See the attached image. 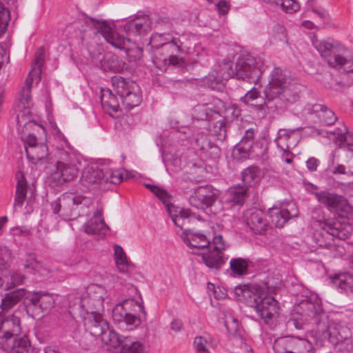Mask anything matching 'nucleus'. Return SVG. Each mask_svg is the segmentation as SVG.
Returning <instances> with one entry per match:
<instances>
[{
  "label": "nucleus",
  "mask_w": 353,
  "mask_h": 353,
  "mask_svg": "<svg viewBox=\"0 0 353 353\" xmlns=\"http://www.w3.org/2000/svg\"><path fill=\"white\" fill-rule=\"evenodd\" d=\"M45 61V52L43 48H39L35 55L34 62L32 64V69L23 86L21 95L17 105L16 112L17 121L19 127L23 126L21 130V139L28 145L26 147L35 146L37 137L32 133L31 130L40 128L35 122L32 121L30 108L32 106L31 99V87L33 81V77L39 76L41 73V67Z\"/></svg>",
  "instance_id": "nucleus-1"
},
{
  "label": "nucleus",
  "mask_w": 353,
  "mask_h": 353,
  "mask_svg": "<svg viewBox=\"0 0 353 353\" xmlns=\"http://www.w3.org/2000/svg\"><path fill=\"white\" fill-rule=\"evenodd\" d=\"M263 92L267 101L279 98L288 103H294L299 98V87L294 80L279 68L273 70L271 79Z\"/></svg>",
  "instance_id": "nucleus-2"
},
{
  "label": "nucleus",
  "mask_w": 353,
  "mask_h": 353,
  "mask_svg": "<svg viewBox=\"0 0 353 353\" xmlns=\"http://www.w3.org/2000/svg\"><path fill=\"white\" fill-rule=\"evenodd\" d=\"M312 43L330 66L353 72V53L348 48L325 40H319L316 37L313 39Z\"/></svg>",
  "instance_id": "nucleus-3"
},
{
  "label": "nucleus",
  "mask_w": 353,
  "mask_h": 353,
  "mask_svg": "<svg viewBox=\"0 0 353 353\" xmlns=\"http://www.w3.org/2000/svg\"><path fill=\"white\" fill-rule=\"evenodd\" d=\"M308 314L314 320L316 325V332L323 339H328L334 345L343 343L351 336L350 330L345 325L334 324L332 327L328 326V319L318 305L307 303Z\"/></svg>",
  "instance_id": "nucleus-4"
},
{
  "label": "nucleus",
  "mask_w": 353,
  "mask_h": 353,
  "mask_svg": "<svg viewBox=\"0 0 353 353\" xmlns=\"http://www.w3.org/2000/svg\"><path fill=\"white\" fill-rule=\"evenodd\" d=\"M236 78L256 84L263 70V61L250 55L239 57L236 61Z\"/></svg>",
  "instance_id": "nucleus-5"
},
{
  "label": "nucleus",
  "mask_w": 353,
  "mask_h": 353,
  "mask_svg": "<svg viewBox=\"0 0 353 353\" xmlns=\"http://www.w3.org/2000/svg\"><path fill=\"white\" fill-rule=\"evenodd\" d=\"M254 304L250 307H254L260 317L267 323H271L279 315V306L278 301L268 294L267 287H261L256 291Z\"/></svg>",
  "instance_id": "nucleus-6"
},
{
  "label": "nucleus",
  "mask_w": 353,
  "mask_h": 353,
  "mask_svg": "<svg viewBox=\"0 0 353 353\" xmlns=\"http://www.w3.org/2000/svg\"><path fill=\"white\" fill-rule=\"evenodd\" d=\"M106 292L105 288L99 285L92 284L88 286L87 290V296L83 298V303L87 306V313L88 314V323L97 321L99 316H103L101 311L103 310L104 296Z\"/></svg>",
  "instance_id": "nucleus-7"
},
{
  "label": "nucleus",
  "mask_w": 353,
  "mask_h": 353,
  "mask_svg": "<svg viewBox=\"0 0 353 353\" xmlns=\"http://www.w3.org/2000/svg\"><path fill=\"white\" fill-rule=\"evenodd\" d=\"M273 349L276 353H315L312 343L305 339L293 336L276 339Z\"/></svg>",
  "instance_id": "nucleus-8"
},
{
  "label": "nucleus",
  "mask_w": 353,
  "mask_h": 353,
  "mask_svg": "<svg viewBox=\"0 0 353 353\" xmlns=\"http://www.w3.org/2000/svg\"><path fill=\"white\" fill-rule=\"evenodd\" d=\"M97 321H91L88 324L91 333L95 336H101V341L113 348H121L124 340L118 334L109 327L108 322L103 316L96 317Z\"/></svg>",
  "instance_id": "nucleus-9"
},
{
  "label": "nucleus",
  "mask_w": 353,
  "mask_h": 353,
  "mask_svg": "<svg viewBox=\"0 0 353 353\" xmlns=\"http://www.w3.org/2000/svg\"><path fill=\"white\" fill-rule=\"evenodd\" d=\"M97 321H91L88 324L91 333L95 336H101V341L113 348H121L124 340L118 334L109 327L108 322L103 316L96 317Z\"/></svg>",
  "instance_id": "nucleus-10"
},
{
  "label": "nucleus",
  "mask_w": 353,
  "mask_h": 353,
  "mask_svg": "<svg viewBox=\"0 0 353 353\" xmlns=\"http://www.w3.org/2000/svg\"><path fill=\"white\" fill-rule=\"evenodd\" d=\"M97 321H91L88 324L91 333L95 336H101V341L113 348H121L124 340L118 334L109 327L108 322L103 316L96 317Z\"/></svg>",
  "instance_id": "nucleus-11"
},
{
  "label": "nucleus",
  "mask_w": 353,
  "mask_h": 353,
  "mask_svg": "<svg viewBox=\"0 0 353 353\" xmlns=\"http://www.w3.org/2000/svg\"><path fill=\"white\" fill-rule=\"evenodd\" d=\"M314 195L321 204L341 216H346L351 210L347 199L343 196L326 190L315 192Z\"/></svg>",
  "instance_id": "nucleus-12"
},
{
  "label": "nucleus",
  "mask_w": 353,
  "mask_h": 353,
  "mask_svg": "<svg viewBox=\"0 0 353 353\" xmlns=\"http://www.w3.org/2000/svg\"><path fill=\"white\" fill-rule=\"evenodd\" d=\"M218 114L225 119L229 118V114H233L234 110L230 107L226 108L225 103L219 99L213 100V107L208 105H197L193 108L192 118L197 121H206L212 119V114Z\"/></svg>",
  "instance_id": "nucleus-13"
},
{
  "label": "nucleus",
  "mask_w": 353,
  "mask_h": 353,
  "mask_svg": "<svg viewBox=\"0 0 353 353\" xmlns=\"http://www.w3.org/2000/svg\"><path fill=\"white\" fill-rule=\"evenodd\" d=\"M225 243L221 235L214 237L211 246L203 252H198L201 254L203 262L210 268L219 269L223 263L221 256V251L225 250Z\"/></svg>",
  "instance_id": "nucleus-14"
},
{
  "label": "nucleus",
  "mask_w": 353,
  "mask_h": 353,
  "mask_svg": "<svg viewBox=\"0 0 353 353\" xmlns=\"http://www.w3.org/2000/svg\"><path fill=\"white\" fill-rule=\"evenodd\" d=\"M218 191L212 186H199L190 197V203L197 209L205 210L213 205L217 199Z\"/></svg>",
  "instance_id": "nucleus-15"
},
{
  "label": "nucleus",
  "mask_w": 353,
  "mask_h": 353,
  "mask_svg": "<svg viewBox=\"0 0 353 353\" xmlns=\"http://www.w3.org/2000/svg\"><path fill=\"white\" fill-rule=\"evenodd\" d=\"M83 196L70 194L63 198V203L57 204L53 210L54 213L61 212V215L65 219L72 220L79 216V205L84 200Z\"/></svg>",
  "instance_id": "nucleus-16"
},
{
  "label": "nucleus",
  "mask_w": 353,
  "mask_h": 353,
  "mask_svg": "<svg viewBox=\"0 0 353 353\" xmlns=\"http://www.w3.org/2000/svg\"><path fill=\"white\" fill-rule=\"evenodd\" d=\"M92 21L94 28L101 32L107 42L116 48H125V38L114 30L107 21H99L93 19Z\"/></svg>",
  "instance_id": "nucleus-17"
},
{
  "label": "nucleus",
  "mask_w": 353,
  "mask_h": 353,
  "mask_svg": "<svg viewBox=\"0 0 353 353\" xmlns=\"http://www.w3.org/2000/svg\"><path fill=\"white\" fill-rule=\"evenodd\" d=\"M307 303L311 302L302 303L301 306L296 307L290 314V318L287 322V326L290 328H294L297 330L307 329L309 321L311 320L314 323V319L308 314L310 313L307 307Z\"/></svg>",
  "instance_id": "nucleus-18"
},
{
  "label": "nucleus",
  "mask_w": 353,
  "mask_h": 353,
  "mask_svg": "<svg viewBox=\"0 0 353 353\" xmlns=\"http://www.w3.org/2000/svg\"><path fill=\"white\" fill-rule=\"evenodd\" d=\"M20 319L14 314L5 316L0 312V339L6 341L21 333Z\"/></svg>",
  "instance_id": "nucleus-19"
},
{
  "label": "nucleus",
  "mask_w": 353,
  "mask_h": 353,
  "mask_svg": "<svg viewBox=\"0 0 353 353\" xmlns=\"http://www.w3.org/2000/svg\"><path fill=\"white\" fill-rule=\"evenodd\" d=\"M247 225L256 234H263L267 230L268 222L266 214L261 210L253 208L245 214Z\"/></svg>",
  "instance_id": "nucleus-20"
},
{
  "label": "nucleus",
  "mask_w": 353,
  "mask_h": 353,
  "mask_svg": "<svg viewBox=\"0 0 353 353\" xmlns=\"http://www.w3.org/2000/svg\"><path fill=\"white\" fill-rule=\"evenodd\" d=\"M56 168L57 170L53 174L52 179L57 181V185L71 181L77 176L78 169L69 162L58 161L56 163Z\"/></svg>",
  "instance_id": "nucleus-21"
},
{
  "label": "nucleus",
  "mask_w": 353,
  "mask_h": 353,
  "mask_svg": "<svg viewBox=\"0 0 353 353\" xmlns=\"http://www.w3.org/2000/svg\"><path fill=\"white\" fill-rule=\"evenodd\" d=\"M100 67L104 71L121 72L127 69L125 62L119 61L118 57L112 52H105L103 54H99L98 58Z\"/></svg>",
  "instance_id": "nucleus-22"
},
{
  "label": "nucleus",
  "mask_w": 353,
  "mask_h": 353,
  "mask_svg": "<svg viewBox=\"0 0 353 353\" xmlns=\"http://www.w3.org/2000/svg\"><path fill=\"white\" fill-rule=\"evenodd\" d=\"M179 41V39L172 37L169 34L155 33L152 35L150 44L157 51L159 48H161V51H168L171 48L179 50L180 46L178 43Z\"/></svg>",
  "instance_id": "nucleus-23"
},
{
  "label": "nucleus",
  "mask_w": 353,
  "mask_h": 353,
  "mask_svg": "<svg viewBox=\"0 0 353 353\" xmlns=\"http://www.w3.org/2000/svg\"><path fill=\"white\" fill-rule=\"evenodd\" d=\"M103 169H99L97 167L88 166L83 170L80 181L83 185L89 187L94 184H103Z\"/></svg>",
  "instance_id": "nucleus-24"
},
{
  "label": "nucleus",
  "mask_w": 353,
  "mask_h": 353,
  "mask_svg": "<svg viewBox=\"0 0 353 353\" xmlns=\"http://www.w3.org/2000/svg\"><path fill=\"white\" fill-rule=\"evenodd\" d=\"M187 231L186 236L183 237V241L187 245L203 251H205L211 246L212 243L204 234L194 232L192 230H187Z\"/></svg>",
  "instance_id": "nucleus-25"
},
{
  "label": "nucleus",
  "mask_w": 353,
  "mask_h": 353,
  "mask_svg": "<svg viewBox=\"0 0 353 353\" xmlns=\"http://www.w3.org/2000/svg\"><path fill=\"white\" fill-rule=\"evenodd\" d=\"M112 319L116 323H125L126 325L138 326L141 320L137 316L128 313L121 304H117L112 310Z\"/></svg>",
  "instance_id": "nucleus-26"
},
{
  "label": "nucleus",
  "mask_w": 353,
  "mask_h": 353,
  "mask_svg": "<svg viewBox=\"0 0 353 353\" xmlns=\"http://www.w3.org/2000/svg\"><path fill=\"white\" fill-rule=\"evenodd\" d=\"M152 23L147 16L137 18L133 21L128 22L124 26V30L132 34L141 35L151 30Z\"/></svg>",
  "instance_id": "nucleus-27"
},
{
  "label": "nucleus",
  "mask_w": 353,
  "mask_h": 353,
  "mask_svg": "<svg viewBox=\"0 0 353 353\" xmlns=\"http://www.w3.org/2000/svg\"><path fill=\"white\" fill-rule=\"evenodd\" d=\"M129 89L130 92L121 98L122 105L127 110L138 106L142 100L139 87L137 83H132Z\"/></svg>",
  "instance_id": "nucleus-28"
},
{
  "label": "nucleus",
  "mask_w": 353,
  "mask_h": 353,
  "mask_svg": "<svg viewBox=\"0 0 353 353\" xmlns=\"http://www.w3.org/2000/svg\"><path fill=\"white\" fill-rule=\"evenodd\" d=\"M311 112L316 114L321 122L327 125L334 124L337 120L334 112L322 104L316 103L313 105Z\"/></svg>",
  "instance_id": "nucleus-29"
},
{
  "label": "nucleus",
  "mask_w": 353,
  "mask_h": 353,
  "mask_svg": "<svg viewBox=\"0 0 353 353\" xmlns=\"http://www.w3.org/2000/svg\"><path fill=\"white\" fill-rule=\"evenodd\" d=\"M259 288H261V286L253 288L245 285L243 287L239 286L234 288V294L239 300H243L248 305L250 306L254 304L255 299L259 297L256 296V291Z\"/></svg>",
  "instance_id": "nucleus-30"
},
{
  "label": "nucleus",
  "mask_w": 353,
  "mask_h": 353,
  "mask_svg": "<svg viewBox=\"0 0 353 353\" xmlns=\"http://www.w3.org/2000/svg\"><path fill=\"white\" fill-rule=\"evenodd\" d=\"M181 59L175 55L161 54V52L158 50L155 52L153 58L154 65L161 71H165L170 65H177L180 63Z\"/></svg>",
  "instance_id": "nucleus-31"
},
{
  "label": "nucleus",
  "mask_w": 353,
  "mask_h": 353,
  "mask_svg": "<svg viewBox=\"0 0 353 353\" xmlns=\"http://www.w3.org/2000/svg\"><path fill=\"white\" fill-rule=\"evenodd\" d=\"M26 152L28 158L34 164L45 160L48 155V147L44 143H40L35 146L26 147Z\"/></svg>",
  "instance_id": "nucleus-32"
},
{
  "label": "nucleus",
  "mask_w": 353,
  "mask_h": 353,
  "mask_svg": "<svg viewBox=\"0 0 353 353\" xmlns=\"http://www.w3.org/2000/svg\"><path fill=\"white\" fill-rule=\"evenodd\" d=\"M17 184L14 197V206L21 207L26 198L28 185L22 172L17 174Z\"/></svg>",
  "instance_id": "nucleus-33"
},
{
  "label": "nucleus",
  "mask_w": 353,
  "mask_h": 353,
  "mask_svg": "<svg viewBox=\"0 0 353 353\" xmlns=\"http://www.w3.org/2000/svg\"><path fill=\"white\" fill-rule=\"evenodd\" d=\"M25 295V290L22 288L6 294L1 300V307L2 311L6 312L18 303Z\"/></svg>",
  "instance_id": "nucleus-34"
},
{
  "label": "nucleus",
  "mask_w": 353,
  "mask_h": 353,
  "mask_svg": "<svg viewBox=\"0 0 353 353\" xmlns=\"http://www.w3.org/2000/svg\"><path fill=\"white\" fill-rule=\"evenodd\" d=\"M334 285L353 295V276L348 273L335 275L332 278Z\"/></svg>",
  "instance_id": "nucleus-35"
},
{
  "label": "nucleus",
  "mask_w": 353,
  "mask_h": 353,
  "mask_svg": "<svg viewBox=\"0 0 353 353\" xmlns=\"http://www.w3.org/2000/svg\"><path fill=\"white\" fill-rule=\"evenodd\" d=\"M105 228L107 225L101 217V212H97L94 214V217L90 219L89 223L85 225L84 230L87 234H95L101 233Z\"/></svg>",
  "instance_id": "nucleus-36"
},
{
  "label": "nucleus",
  "mask_w": 353,
  "mask_h": 353,
  "mask_svg": "<svg viewBox=\"0 0 353 353\" xmlns=\"http://www.w3.org/2000/svg\"><path fill=\"white\" fill-rule=\"evenodd\" d=\"M102 105L108 110L117 112L119 110V103L117 97L109 89H102L101 96Z\"/></svg>",
  "instance_id": "nucleus-37"
},
{
  "label": "nucleus",
  "mask_w": 353,
  "mask_h": 353,
  "mask_svg": "<svg viewBox=\"0 0 353 353\" xmlns=\"http://www.w3.org/2000/svg\"><path fill=\"white\" fill-rule=\"evenodd\" d=\"M196 143L201 150H203L211 159H217L221 154L219 148L205 139H196Z\"/></svg>",
  "instance_id": "nucleus-38"
},
{
  "label": "nucleus",
  "mask_w": 353,
  "mask_h": 353,
  "mask_svg": "<svg viewBox=\"0 0 353 353\" xmlns=\"http://www.w3.org/2000/svg\"><path fill=\"white\" fill-rule=\"evenodd\" d=\"M260 170L254 166L245 169L241 174L242 181L245 187L252 186L260 180Z\"/></svg>",
  "instance_id": "nucleus-39"
},
{
  "label": "nucleus",
  "mask_w": 353,
  "mask_h": 353,
  "mask_svg": "<svg viewBox=\"0 0 353 353\" xmlns=\"http://www.w3.org/2000/svg\"><path fill=\"white\" fill-rule=\"evenodd\" d=\"M112 86L114 92L120 97V98L125 96V94H128V93L130 92V90L129 89L132 83H136L132 81H126L125 79L122 77H113L112 79Z\"/></svg>",
  "instance_id": "nucleus-40"
},
{
  "label": "nucleus",
  "mask_w": 353,
  "mask_h": 353,
  "mask_svg": "<svg viewBox=\"0 0 353 353\" xmlns=\"http://www.w3.org/2000/svg\"><path fill=\"white\" fill-rule=\"evenodd\" d=\"M321 237L323 239H326V240L328 241L327 243H325V244L323 243V242L319 239L318 241L319 243V245L321 247H329L330 246L331 241L334 240V237H337L341 239H343L346 238L345 234L343 231L339 230L338 229L335 228H331L328 227V230H326L323 229L321 232Z\"/></svg>",
  "instance_id": "nucleus-41"
},
{
  "label": "nucleus",
  "mask_w": 353,
  "mask_h": 353,
  "mask_svg": "<svg viewBox=\"0 0 353 353\" xmlns=\"http://www.w3.org/2000/svg\"><path fill=\"white\" fill-rule=\"evenodd\" d=\"M272 221L276 227L282 228L289 219L292 216H296V214H290L287 209L273 210L270 212Z\"/></svg>",
  "instance_id": "nucleus-42"
},
{
  "label": "nucleus",
  "mask_w": 353,
  "mask_h": 353,
  "mask_svg": "<svg viewBox=\"0 0 353 353\" xmlns=\"http://www.w3.org/2000/svg\"><path fill=\"white\" fill-rule=\"evenodd\" d=\"M120 353H147L145 346L139 341L125 339L120 348Z\"/></svg>",
  "instance_id": "nucleus-43"
},
{
  "label": "nucleus",
  "mask_w": 353,
  "mask_h": 353,
  "mask_svg": "<svg viewBox=\"0 0 353 353\" xmlns=\"http://www.w3.org/2000/svg\"><path fill=\"white\" fill-rule=\"evenodd\" d=\"M216 73L224 81L230 78L236 77V73H237L236 63L235 64V68H233V63L231 61H225L219 66V70Z\"/></svg>",
  "instance_id": "nucleus-44"
},
{
  "label": "nucleus",
  "mask_w": 353,
  "mask_h": 353,
  "mask_svg": "<svg viewBox=\"0 0 353 353\" xmlns=\"http://www.w3.org/2000/svg\"><path fill=\"white\" fill-rule=\"evenodd\" d=\"M114 256L117 266L121 272H127L128 271V262L123 248L116 245H114Z\"/></svg>",
  "instance_id": "nucleus-45"
},
{
  "label": "nucleus",
  "mask_w": 353,
  "mask_h": 353,
  "mask_svg": "<svg viewBox=\"0 0 353 353\" xmlns=\"http://www.w3.org/2000/svg\"><path fill=\"white\" fill-rule=\"evenodd\" d=\"M242 101L245 103L253 106H259L265 103L256 88H252L248 91L242 98Z\"/></svg>",
  "instance_id": "nucleus-46"
},
{
  "label": "nucleus",
  "mask_w": 353,
  "mask_h": 353,
  "mask_svg": "<svg viewBox=\"0 0 353 353\" xmlns=\"http://www.w3.org/2000/svg\"><path fill=\"white\" fill-rule=\"evenodd\" d=\"M248 188L238 186L232 188L230 190L232 201L239 205H242L248 197Z\"/></svg>",
  "instance_id": "nucleus-47"
},
{
  "label": "nucleus",
  "mask_w": 353,
  "mask_h": 353,
  "mask_svg": "<svg viewBox=\"0 0 353 353\" xmlns=\"http://www.w3.org/2000/svg\"><path fill=\"white\" fill-rule=\"evenodd\" d=\"M210 339L209 340L203 336H196L193 341V347L196 353H211L209 345Z\"/></svg>",
  "instance_id": "nucleus-48"
},
{
  "label": "nucleus",
  "mask_w": 353,
  "mask_h": 353,
  "mask_svg": "<svg viewBox=\"0 0 353 353\" xmlns=\"http://www.w3.org/2000/svg\"><path fill=\"white\" fill-rule=\"evenodd\" d=\"M229 119L230 117L228 120ZM225 120H227V119L224 118V120L217 121L210 129L211 132L221 141L225 140L227 134L226 121Z\"/></svg>",
  "instance_id": "nucleus-49"
},
{
  "label": "nucleus",
  "mask_w": 353,
  "mask_h": 353,
  "mask_svg": "<svg viewBox=\"0 0 353 353\" xmlns=\"http://www.w3.org/2000/svg\"><path fill=\"white\" fill-rule=\"evenodd\" d=\"M334 173L353 174V150L347 152L344 164L339 165Z\"/></svg>",
  "instance_id": "nucleus-50"
},
{
  "label": "nucleus",
  "mask_w": 353,
  "mask_h": 353,
  "mask_svg": "<svg viewBox=\"0 0 353 353\" xmlns=\"http://www.w3.org/2000/svg\"><path fill=\"white\" fill-rule=\"evenodd\" d=\"M38 294H34L28 299L29 303H27L28 311H31L34 318H41L44 315L43 311L39 305Z\"/></svg>",
  "instance_id": "nucleus-51"
},
{
  "label": "nucleus",
  "mask_w": 353,
  "mask_h": 353,
  "mask_svg": "<svg viewBox=\"0 0 353 353\" xmlns=\"http://www.w3.org/2000/svg\"><path fill=\"white\" fill-rule=\"evenodd\" d=\"M103 183L119 184L123 181V174L119 171H112L108 169L103 170Z\"/></svg>",
  "instance_id": "nucleus-52"
},
{
  "label": "nucleus",
  "mask_w": 353,
  "mask_h": 353,
  "mask_svg": "<svg viewBox=\"0 0 353 353\" xmlns=\"http://www.w3.org/2000/svg\"><path fill=\"white\" fill-rule=\"evenodd\" d=\"M204 81L212 90H221L224 87V81L221 79V77H219L216 73L209 74L208 76L205 78Z\"/></svg>",
  "instance_id": "nucleus-53"
},
{
  "label": "nucleus",
  "mask_w": 353,
  "mask_h": 353,
  "mask_svg": "<svg viewBox=\"0 0 353 353\" xmlns=\"http://www.w3.org/2000/svg\"><path fill=\"white\" fill-rule=\"evenodd\" d=\"M225 325L228 331L234 336H241V330L236 319L232 316H228L225 320Z\"/></svg>",
  "instance_id": "nucleus-54"
},
{
  "label": "nucleus",
  "mask_w": 353,
  "mask_h": 353,
  "mask_svg": "<svg viewBox=\"0 0 353 353\" xmlns=\"http://www.w3.org/2000/svg\"><path fill=\"white\" fill-rule=\"evenodd\" d=\"M248 263L241 258L233 259L230 261L231 270L238 275L243 274L247 270Z\"/></svg>",
  "instance_id": "nucleus-55"
},
{
  "label": "nucleus",
  "mask_w": 353,
  "mask_h": 353,
  "mask_svg": "<svg viewBox=\"0 0 353 353\" xmlns=\"http://www.w3.org/2000/svg\"><path fill=\"white\" fill-rule=\"evenodd\" d=\"M30 345L27 338H21L14 341L12 353H30Z\"/></svg>",
  "instance_id": "nucleus-56"
},
{
  "label": "nucleus",
  "mask_w": 353,
  "mask_h": 353,
  "mask_svg": "<svg viewBox=\"0 0 353 353\" xmlns=\"http://www.w3.org/2000/svg\"><path fill=\"white\" fill-rule=\"evenodd\" d=\"M10 21V12L0 2V36L7 30Z\"/></svg>",
  "instance_id": "nucleus-57"
},
{
  "label": "nucleus",
  "mask_w": 353,
  "mask_h": 353,
  "mask_svg": "<svg viewBox=\"0 0 353 353\" xmlns=\"http://www.w3.org/2000/svg\"><path fill=\"white\" fill-rule=\"evenodd\" d=\"M39 306L41 307V310L43 311L44 314L53 307V299L48 294H38Z\"/></svg>",
  "instance_id": "nucleus-58"
},
{
  "label": "nucleus",
  "mask_w": 353,
  "mask_h": 353,
  "mask_svg": "<svg viewBox=\"0 0 353 353\" xmlns=\"http://www.w3.org/2000/svg\"><path fill=\"white\" fill-rule=\"evenodd\" d=\"M125 50L127 56L131 61H139L143 57V49L141 47H125Z\"/></svg>",
  "instance_id": "nucleus-59"
},
{
  "label": "nucleus",
  "mask_w": 353,
  "mask_h": 353,
  "mask_svg": "<svg viewBox=\"0 0 353 353\" xmlns=\"http://www.w3.org/2000/svg\"><path fill=\"white\" fill-rule=\"evenodd\" d=\"M171 195L168 193V198L165 199V200L162 199L161 201L163 203V205L165 206L167 211L170 216H171L172 219H173V216H174V214H181V212H184V209H181L175 205H174L171 203Z\"/></svg>",
  "instance_id": "nucleus-60"
},
{
  "label": "nucleus",
  "mask_w": 353,
  "mask_h": 353,
  "mask_svg": "<svg viewBox=\"0 0 353 353\" xmlns=\"http://www.w3.org/2000/svg\"><path fill=\"white\" fill-rule=\"evenodd\" d=\"M252 145L253 144L243 139H241L239 143L235 146L234 152H237L238 154H242V157H245L251 151Z\"/></svg>",
  "instance_id": "nucleus-61"
},
{
  "label": "nucleus",
  "mask_w": 353,
  "mask_h": 353,
  "mask_svg": "<svg viewBox=\"0 0 353 353\" xmlns=\"http://www.w3.org/2000/svg\"><path fill=\"white\" fill-rule=\"evenodd\" d=\"M11 254L6 248L0 249V271L7 270L10 266Z\"/></svg>",
  "instance_id": "nucleus-62"
},
{
  "label": "nucleus",
  "mask_w": 353,
  "mask_h": 353,
  "mask_svg": "<svg viewBox=\"0 0 353 353\" xmlns=\"http://www.w3.org/2000/svg\"><path fill=\"white\" fill-rule=\"evenodd\" d=\"M184 221V223H182L183 225V229L184 230L182 238L183 239L184 236H186L188 231L187 230H192L190 228V226H192L194 223H196V219L194 214L191 213L190 211L188 210V214L185 216V219Z\"/></svg>",
  "instance_id": "nucleus-63"
},
{
  "label": "nucleus",
  "mask_w": 353,
  "mask_h": 353,
  "mask_svg": "<svg viewBox=\"0 0 353 353\" xmlns=\"http://www.w3.org/2000/svg\"><path fill=\"white\" fill-rule=\"evenodd\" d=\"M144 185L145 188L149 189L152 193H154L160 201H161L162 199L165 200V199L168 198V192L165 190L161 189L158 186L149 183H145Z\"/></svg>",
  "instance_id": "nucleus-64"
}]
</instances>
